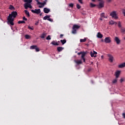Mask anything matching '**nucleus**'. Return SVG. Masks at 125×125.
I'll return each mask as SVG.
<instances>
[{"mask_svg":"<svg viewBox=\"0 0 125 125\" xmlns=\"http://www.w3.org/2000/svg\"><path fill=\"white\" fill-rule=\"evenodd\" d=\"M17 12L13 11L10 14L8 17L7 21L8 23H9L11 26H13L14 25V23L13 21H14V18H16V16L18 15Z\"/></svg>","mask_w":125,"mask_h":125,"instance_id":"obj_1","label":"nucleus"},{"mask_svg":"<svg viewBox=\"0 0 125 125\" xmlns=\"http://www.w3.org/2000/svg\"><path fill=\"white\" fill-rule=\"evenodd\" d=\"M80 28H81L80 26H79L77 24H75L72 27V34H77V30H78V29H80Z\"/></svg>","mask_w":125,"mask_h":125,"instance_id":"obj_2","label":"nucleus"},{"mask_svg":"<svg viewBox=\"0 0 125 125\" xmlns=\"http://www.w3.org/2000/svg\"><path fill=\"white\" fill-rule=\"evenodd\" d=\"M110 16H111L112 18H114V19H115L116 20L119 19L118 15H117V12L115 11H113L110 13Z\"/></svg>","mask_w":125,"mask_h":125,"instance_id":"obj_3","label":"nucleus"},{"mask_svg":"<svg viewBox=\"0 0 125 125\" xmlns=\"http://www.w3.org/2000/svg\"><path fill=\"white\" fill-rule=\"evenodd\" d=\"M98 1H100L98 8H102L104 7V0H98Z\"/></svg>","mask_w":125,"mask_h":125,"instance_id":"obj_4","label":"nucleus"},{"mask_svg":"<svg viewBox=\"0 0 125 125\" xmlns=\"http://www.w3.org/2000/svg\"><path fill=\"white\" fill-rule=\"evenodd\" d=\"M43 19L44 20H47L50 22H53V20L50 18V15H46L43 17Z\"/></svg>","mask_w":125,"mask_h":125,"instance_id":"obj_5","label":"nucleus"},{"mask_svg":"<svg viewBox=\"0 0 125 125\" xmlns=\"http://www.w3.org/2000/svg\"><path fill=\"white\" fill-rule=\"evenodd\" d=\"M107 57H108V61L110 63H113V61L114 60V57L111 54H107Z\"/></svg>","mask_w":125,"mask_h":125,"instance_id":"obj_6","label":"nucleus"},{"mask_svg":"<svg viewBox=\"0 0 125 125\" xmlns=\"http://www.w3.org/2000/svg\"><path fill=\"white\" fill-rule=\"evenodd\" d=\"M31 12L35 13L36 14H40V13H41V9L31 10Z\"/></svg>","mask_w":125,"mask_h":125,"instance_id":"obj_7","label":"nucleus"},{"mask_svg":"<svg viewBox=\"0 0 125 125\" xmlns=\"http://www.w3.org/2000/svg\"><path fill=\"white\" fill-rule=\"evenodd\" d=\"M81 59L83 60V62H85V59L84 58V56L86 55V52H82Z\"/></svg>","mask_w":125,"mask_h":125,"instance_id":"obj_8","label":"nucleus"},{"mask_svg":"<svg viewBox=\"0 0 125 125\" xmlns=\"http://www.w3.org/2000/svg\"><path fill=\"white\" fill-rule=\"evenodd\" d=\"M104 42H105V43H110V42H111V38L110 37H106L104 39Z\"/></svg>","mask_w":125,"mask_h":125,"instance_id":"obj_9","label":"nucleus"},{"mask_svg":"<svg viewBox=\"0 0 125 125\" xmlns=\"http://www.w3.org/2000/svg\"><path fill=\"white\" fill-rule=\"evenodd\" d=\"M96 54H97V53L95 51H93V52L92 51L90 52V55L91 57H96Z\"/></svg>","mask_w":125,"mask_h":125,"instance_id":"obj_10","label":"nucleus"},{"mask_svg":"<svg viewBox=\"0 0 125 125\" xmlns=\"http://www.w3.org/2000/svg\"><path fill=\"white\" fill-rule=\"evenodd\" d=\"M114 41L116 42L117 44H120L121 43V40L118 37H115Z\"/></svg>","mask_w":125,"mask_h":125,"instance_id":"obj_11","label":"nucleus"},{"mask_svg":"<svg viewBox=\"0 0 125 125\" xmlns=\"http://www.w3.org/2000/svg\"><path fill=\"white\" fill-rule=\"evenodd\" d=\"M121 74V71L118 70L115 72V77L116 79H118L119 77H120V75Z\"/></svg>","mask_w":125,"mask_h":125,"instance_id":"obj_12","label":"nucleus"},{"mask_svg":"<svg viewBox=\"0 0 125 125\" xmlns=\"http://www.w3.org/2000/svg\"><path fill=\"white\" fill-rule=\"evenodd\" d=\"M43 11H44V13H49V12H50V9H49L47 8H44Z\"/></svg>","mask_w":125,"mask_h":125,"instance_id":"obj_13","label":"nucleus"},{"mask_svg":"<svg viewBox=\"0 0 125 125\" xmlns=\"http://www.w3.org/2000/svg\"><path fill=\"white\" fill-rule=\"evenodd\" d=\"M74 62L76 63L77 65H80V64H82L83 62H82V60H75Z\"/></svg>","mask_w":125,"mask_h":125,"instance_id":"obj_14","label":"nucleus"},{"mask_svg":"<svg viewBox=\"0 0 125 125\" xmlns=\"http://www.w3.org/2000/svg\"><path fill=\"white\" fill-rule=\"evenodd\" d=\"M97 37L98 39H102L103 38V35L100 33V32H99L97 34Z\"/></svg>","mask_w":125,"mask_h":125,"instance_id":"obj_15","label":"nucleus"},{"mask_svg":"<svg viewBox=\"0 0 125 125\" xmlns=\"http://www.w3.org/2000/svg\"><path fill=\"white\" fill-rule=\"evenodd\" d=\"M50 44H53V45H59V43L58 42H56L55 41H53Z\"/></svg>","mask_w":125,"mask_h":125,"instance_id":"obj_16","label":"nucleus"},{"mask_svg":"<svg viewBox=\"0 0 125 125\" xmlns=\"http://www.w3.org/2000/svg\"><path fill=\"white\" fill-rule=\"evenodd\" d=\"M63 49H64V47H57V51L59 52H61V51H62V50H63Z\"/></svg>","mask_w":125,"mask_h":125,"instance_id":"obj_17","label":"nucleus"},{"mask_svg":"<svg viewBox=\"0 0 125 125\" xmlns=\"http://www.w3.org/2000/svg\"><path fill=\"white\" fill-rule=\"evenodd\" d=\"M109 24L110 25H114V24H115L116 25H117L118 23L117 22L113 21V20H111L109 21Z\"/></svg>","mask_w":125,"mask_h":125,"instance_id":"obj_18","label":"nucleus"},{"mask_svg":"<svg viewBox=\"0 0 125 125\" xmlns=\"http://www.w3.org/2000/svg\"><path fill=\"white\" fill-rule=\"evenodd\" d=\"M24 13L26 14L27 17H30V13H29V11H28V10H24Z\"/></svg>","mask_w":125,"mask_h":125,"instance_id":"obj_19","label":"nucleus"},{"mask_svg":"<svg viewBox=\"0 0 125 125\" xmlns=\"http://www.w3.org/2000/svg\"><path fill=\"white\" fill-rule=\"evenodd\" d=\"M62 43V45L65 44V43H66L67 41H66V39H64V40H61L60 41Z\"/></svg>","mask_w":125,"mask_h":125,"instance_id":"obj_20","label":"nucleus"},{"mask_svg":"<svg viewBox=\"0 0 125 125\" xmlns=\"http://www.w3.org/2000/svg\"><path fill=\"white\" fill-rule=\"evenodd\" d=\"M118 67L119 68H124V67H125V62L119 65Z\"/></svg>","mask_w":125,"mask_h":125,"instance_id":"obj_21","label":"nucleus"},{"mask_svg":"<svg viewBox=\"0 0 125 125\" xmlns=\"http://www.w3.org/2000/svg\"><path fill=\"white\" fill-rule=\"evenodd\" d=\"M46 36V33H43L40 36V38H41V39H44V38H45Z\"/></svg>","mask_w":125,"mask_h":125,"instance_id":"obj_22","label":"nucleus"},{"mask_svg":"<svg viewBox=\"0 0 125 125\" xmlns=\"http://www.w3.org/2000/svg\"><path fill=\"white\" fill-rule=\"evenodd\" d=\"M24 6L25 9H28L29 6V3H25L24 4Z\"/></svg>","mask_w":125,"mask_h":125,"instance_id":"obj_23","label":"nucleus"},{"mask_svg":"<svg viewBox=\"0 0 125 125\" xmlns=\"http://www.w3.org/2000/svg\"><path fill=\"white\" fill-rule=\"evenodd\" d=\"M24 37L26 40H29V39H31V36L27 34L25 35Z\"/></svg>","mask_w":125,"mask_h":125,"instance_id":"obj_24","label":"nucleus"},{"mask_svg":"<svg viewBox=\"0 0 125 125\" xmlns=\"http://www.w3.org/2000/svg\"><path fill=\"white\" fill-rule=\"evenodd\" d=\"M33 1V0H24V2H27V3H31Z\"/></svg>","mask_w":125,"mask_h":125,"instance_id":"obj_25","label":"nucleus"},{"mask_svg":"<svg viewBox=\"0 0 125 125\" xmlns=\"http://www.w3.org/2000/svg\"><path fill=\"white\" fill-rule=\"evenodd\" d=\"M18 24H24V23H25L24 21H19L18 22Z\"/></svg>","mask_w":125,"mask_h":125,"instance_id":"obj_26","label":"nucleus"},{"mask_svg":"<svg viewBox=\"0 0 125 125\" xmlns=\"http://www.w3.org/2000/svg\"><path fill=\"white\" fill-rule=\"evenodd\" d=\"M121 33H125V27H121Z\"/></svg>","mask_w":125,"mask_h":125,"instance_id":"obj_27","label":"nucleus"},{"mask_svg":"<svg viewBox=\"0 0 125 125\" xmlns=\"http://www.w3.org/2000/svg\"><path fill=\"white\" fill-rule=\"evenodd\" d=\"M86 42V39L84 38V39H81L80 40V42Z\"/></svg>","mask_w":125,"mask_h":125,"instance_id":"obj_28","label":"nucleus"},{"mask_svg":"<svg viewBox=\"0 0 125 125\" xmlns=\"http://www.w3.org/2000/svg\"><path fill=\"white\" fill-rule=\"evenodd\" d=\"M37 45H32L30 46V49H36Z\"/></svg>","mask_w":125,"mask_h":125,"instance_id":"obj_29","label":"nucleus"},{"mask_svg":"<svg viewBox=\"0 0 125 125\" xmlns=\"http://www.w3.org/2000/svg\"><path fill=\"white\" fill-rule=\"evenodd\" d=\"M42 4V2H41L40 4H39V7L40 8H42V7L44 6V5H43Z\"/></svg>","mask_w":125,"mask_h":125,"instance_id":"obj_30","label":"nucleus"},{"mask_svg":"<svg viewBox=\"0 0 125 125\" xmlns=\"http://www.w3.org/2000/svg\"><path fill=\"white\" fill-rule=\"evenodd\" d=\"M90 7H95V6H96V5L92 3H90Z\"/></svg>","mask_w":125,"mask_h":125,"instance_id":"obj_31","label":"nucleus"},{"mask_svg":"<svg viewBox=\"0 0 125 125\" xmlns=\"http://www.w3.org/2000/svg\"><path fill=\"white\" fill-rule=\"evenodd\" d=\"M118 26L119 28H122V24H121V21H118Z\"/></svg>","mask_w":125,"mask_h":125,"instance_id":"obj_32","label":"nucleus"},{"mask_svg":"<svg viewBox=\"0 0 125 125\" xmlns=\"http://www.w3.org/2000/svg\"><path fill=\"white\" fill-rule=\"evenodd\" d=\"M101 17L102 18H105V14L104 13H102V14H101Z\"/></svg>","mask_w":125,"mask_h":125,"instance_id":"obj_33","label":"nucleus"},{"mask_svg":"<svg viewBox=\"0 0 125 125\" xmlns=\"http://www.w3.org/2000/svg\"><path fill=\"white\" fill-rule=\"evenodd\" d=\"M28 29H29V30H31L32 31H33L34 30V27L33 26H28Z\"/></svg>","mask_w":125,"mask_h":125,"instance_id":"obj_34","label":"nucleus"},{"mask_svg":"<svg viewBox=\"0 0 125 125\" xmlns=\"http://www.w3.org/2000/svg\"><path fill=\"white\" fill-rule=\"evenodd\" d=\"M46 40H47V41H49V40H51V38L50 37V35H48L46 37Z\"/></svg>","mask_w":125,"mask_h":125,"instance_id":"obj_35","label":"nucleus"},{"mask_svg":"<svg viewBox=\"0 0 125 125\" xmlns=\"http://www.w3.org/2000/svg\"><path fill=\"white\" fill-rule=\"evenodd\" d=\"M35 50L36 52H39V51H40V49L39 48V47H38V46H36V47L35 48Z\"/></svg>","mask_w":125,"mask_h":125,"instance_id":"obj_36","label":"nucleus"},{"mask_svg":"<svg viewBox=\"0 0 125 125\" xmlns=\"http://www.w3.org/2000/svg\"><path fill=\"white\" fill-rule=\"evenodd\" d=\"M76 7L78 9H80V8H81V5H80V4H77Z\"/></svg>","mask_w":125,"mask_h":125,"instance_id":"obj_37","label":"nucleus"},{"mask_svg":"<svg viewBox=\"0 0 125 125\" xmlns=\"http://www.w3.org/2000/svg\"><path fill=\"white\" fill-rule=\"evenodd\" d=\"M9 9H11V10H12V9H14V7L12 6V5H10L9 6Z\"/></svg>","mask_w":125,"mask_h":125,"instance_id":"obj_38","label":"nucleus"},{"mask_svg":"<svg viewBox=\"0 0 125 125\" xmlns=\"http://www.w3.org/2000/svg\"><path fill=\"white\" fill-rule=\"evenodd\" d=\"M35 1H36L37 2V4L39 5V4H41V2H40V1H39V0H35Z\"/></svg>","mask_w":125,"mask_h":125,"instance_id":"obj_39","label":"nucleus"},{"mask_svg":"<svg viewBox=\"0 0 125 125\" xmlns=\"http://www.w3.org/2000/svg\"><path fill=\"white\" fill-rule=\"evenodd\" d=\"M47 0H45V1H43V2H42V5H45V4H46V1H47Z\"/></svg>","mask_w":125,"mask_h":125,"instance_id":"obj_40","label":"nucleus"},{"mask_svg":"<svg viewBox=\"0 0 125 125\" xmlns=\"http://www.w3.org/2000/svg\"><path fill=\"white\" fill-rule=\"evenodd\" d=\"M118 82V80L117 79H115L112 81L113 83H116Z\"/></svg>","mask_w":125,"mask_h":125,"instance_id":"obj_41","label":"nucleus"},{"mask_svg":"<svg viewBox=\"0 0 125 125\" xmlns=\"http://www.w3.org/2000/svg\"><path fill=\"white\" fill-rule=\"evenodd\" d=\"M69 6H70V7H74V4L71 3L69 4Z\"/></svg>","mask_w":125,"mask_h":125,"instance_id":"obj_42","label":"nucleus"},{"mask_svg":"<svg viewBox=\"0 0 125 125\" xmlns=\"http://www.w3.org/2000/svg\"><path fill=\"white\" fill-rule=\"evenodd\" d=\"M22 20H24V21H27V20H28V19H27V18H26V17H25V16L22 17Z\"/></svg>","mask_w":125,"mask_h":125,"instance_id":"obj_43","label":"nucleus"},{"mask_svg":"<svg viewBox=\"0 0 125 125\" xmlns=\"http://www.w3.org/2000/svg\"><path fill=\"white\" fill-rule=\"evenodd\" d=\"M79 2H80V3H81V4H83V0H78Z\"/></svg>","mask_w":125,"mask_h":125,"instance_id":"obj_44","label":"nucleus"},{"mask_svg":"<svg viewBox=\"0 0 125 125\" xmlns=\"http://www.w3.org/2000/svg\"><path fill=\"white\" fill-rule=\"evenodd\" d=\"M32 6L31 5V4L30 3H28V8H32Z\"/></svg>","mask_w":125,"mask_h":125,"instance_id":"obj_45","label":"nucleus"},{"mask_svg":"<svg viewBox=\"0 0 125 125\" xmlns=\"http://www.w3.org/2000/svg\"><path fill=\"white\" fill-rule=\"evenodd\" d=\"M63 37H64V35H63V34H61L60 36V39H62V38H63Z\"/></svg>","mask_w":125,"mask_h":125,"instance_id":"obj_46","label":"nucleus"},{"mask_svg":"<svg viewBox=\"0 0 125 125\" xmlns=\"http://www.w3.org/2000/svg\"><path fill=\"white\" fill-rule=\"evenodd\" d=\"M123 14H124V16L125 17V10H123Z\"/></svg>","mask_w":125,"mask_h":125,"instance_id":"obj_47","label":"nucleus"},{"mask_svg":"<svg viewBox=\"0 0 125 125\" xmlns=\"http://www.w3.org/2000/svg\"><path fill=\"white\" fill-rule=\"evenodd\" d=\"M124 81H125V80L123 78H122L120 80V82L121 83H123Z\"/></svg>","mask_w":125,"mask_h":125,"instance_id":"obj_48","label":"nucleus"},{"mask_svg":"<svg viewBox=\"0 0 125 125\" xmlns=\"http://www.w3.org/2000/svg\"><path fill=\"white\" fill-rule=\"evenodd\" d=\"M83 53V52L78 53V55H81Z\"/></svg>","mask_w":125,"mask_h":125,"instance_id":"obj_49","label":"nucleus"},{"mask_svg":"<svg viewBox=\"0 0 125 125\" xmlns=\"http://www.w3.org/2000/svg\"><path fill=\"white\" fill-rule=\"evenodd\" d=\"M107 2H111L112 0H106Z\"/></svg>","mask_w":125,"mask_h":125,"instance_id":"obj_50","label":"nucleus"},{"mask_svg":"<svg viewBox=\"0 0 125 125\" xmlns=\"http://www.w3.org/2000/svg\"><path fill=\"white\" fill-rule=\"evenodd\" d=\"M35 25H39V21L36 22L35 23Z\"/></svg>","mask_w":125,"mask_h":125,"instance_id":"obj_51","label":"nucleus"},{"mask_svg":"<svg viewBox=\"0 0 125 125\" xmlns=\"http://www.w3.org/2000/svg\"><path fill=\"white\" fill-rule=\"evenodd\" d=\"M123 117L124 118H125V113L123 114Z\"/></svg>","mask_w":125,"mask_h":125,"instance_id":"obj_52","label":"nucleus"},{"mask_svg":"<svg viewBox=\"0 0 125 125\" xmlns=\"http://www.w3.org/2000/svg\"><path fill=\"white\" fill-rule=\"evenodd\" d=\"M42 13H40V16H42Z\"/></svg>","mask_w":125,"mask_h":125,"instance_id":"obj_53","label":"nucleus"},{"mask_svg":"<svg viewBox=\"0 0 125 125\" xmlns=\"http://www.w3.org/2000/svg\"><path fill=\"white\" fill-rule=\"evenodd\" d=\"M100 20H101V21H102V20H103V19H102V18H100Z\"/></svg>","mask_w":125,"mask_h":125,"instance_id":"obj_54","label":"nucleus"},{"mask_svg":"<svg viewBox=\"0 0 125 125\" xmlns=\"http://www.w3.org/2000/svg\"><path fill=\"white\" fill-rule=\"evenodd\" d=\"M92 1H93V2H95V0H92Z\"/></svg>","mask_w":125,"mask_h":125,"instance_id":"obj_55","label":"nucleus"},{"mask_svg":"<svg viewBox=\"0 0 125 125\" xmlns=\"http://www.w3.org/2000/svg\"><path fill=\"white\" fill-rule=\"evenodd\" d=\"M101 42H104V40L103 39H102V40H101Z\"/></svg>","mask_w":125,"mask_h":125,"instance_id":"obj_56","label":"nucleus"},{"mask_svg":"<svg viewBox=\"0 0 125 125\" xmlns=\"http://www.w3.org/2000/svg\"><path fill=\"white\" fill-rule=\"evenodd\" d=\"M58 42V43H59V42H60V41H58V42Z\"/></svg>","mask_w":125,"mask_h":125,"instance_id":"obj_57","label":"nucleus"},{"mask_svg":"<svg viewBox=\"0 0 125 125\" xmlns=\"http://www.w3.org/2000/svg\"><path fill=\"white\" fill-rule=\"evenodd\" d=\"M101 57H102V58H103V56H102Z\"/></svg>","mask_w":125,"mask_h":125,"instance_id":"obj_58","label":"nucleus"},{"mask_svg":"<svg viewBox=\"0 0 125 125\" xmlns=\"http://www.w3.org/2000/svg\"><path fill=\"white\" fill-rule=\"evenodd\" d=\"M23 0V1H24L25 2V0Z\"/></svg>","mask_w":125,"mask_h":125,"instance_id":"obj_59","label":"nucleus"},{"mask_svg":"<svg viewBox=\"0 0 125 125\" xmlns=\"http://www.w3.org/2000/svg\"><path fill=\"white\" fill-rule=\"evenodd\" d=\"M88 71H90V69H89Z\"/></svg>","mask_w":125,"mask_h":125,"instance_id":"obj_60","label":"nucleus"}]
</instances>
